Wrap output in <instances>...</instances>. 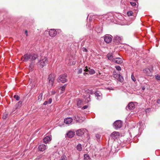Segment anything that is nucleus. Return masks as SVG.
<instances>
[{"label": "nucleus", "mask_w": 160, "mask_h": 160, "mask_svg": "<svg viewBox=\"0 0 160 160\" xmlns=\"http://www.w3.org/2000/svg\"><path fill=\"white\" fill-rule=\"evenodd\" d=\"M30 62L31 63L29 67V70L32 71L34 65V60L38 58V55L35 54H30Z\"/></svg>", "instance_id": "nucleus-1"}, {"label": "nucleus", "mask_w": 160, "mask_h": 160, "mask_svg": "<svg viewBox=\"0 0 160 160\" xmlns=\"http://www.w3.org/2000/svg\"><path fill=\"white\" fill-rule=\"evenodd\" d=\"M48 60L45 57H42L41 59L38 61V63L39 66L42 68L48 64Z\"/></svg>", "instance_id": "nucleus-2"}, {"label": "nucleus", "mask_w": 160, "mask_h": 160, "mask_svg": "<svg viewBox=\"0 0 160 160\" xmlns=\"http://www.w3.org/2000/svg\"><path fill=\"white\" fill-rule=\"evenodd\" d=\"M67 76V75L66 74H64L63 75H60L58 78V82H61L62 83H64L67 82L68 81V80L66 78Z\"/></svg>", "instance_id": "nucleus-3"}, {"label": "nucleus", "mask_w": 160, "mask_h": 160, "mask_svg": "<svg viewBox=\"0 0 160 160\" xmlns=\"http://www.w3.org/2000/svg\"><path fill=\"white\" fill-rule=\"evenodd\" d=\"M55 77V76L53 74H50L48 76V79L49 81V85L52 87L53 85Z\"/></svg>", "instance_id": "nucleus-4"}, {"label": "nucleus", "mask_w": 160, "mask_h": 160, "mask_svg": "<svg viewBox=\"0 0 160 160\" xmlns=\"http://www.w3.org/2000/svg\"><path fill=\"white\" fill-rule=\"evenodd\" d=\"M74 119L77 122H82L85 120V118L81 117L80 115L78 114L74 116Z\"/></svg>", "instance_id": "nucleus-5"}, {"label": "nucleus", "mask_w": 160, "mask_h": 160, "mask_svg": "<svg viewBox=\"0 0 160 160\" xmlns=\"http://www.w3.org/2000/svg\"><path fill=\"white\" fill-rule=\"evenodd\" d=\"M113 126L116 129L121 128L122 125V122L119 120H117L113 124Z\"/></svg>", "instance_id": "nucleus-6"}, {"label": "nucleus", "mask_w": 160, "mask_h": 160, "mask_svg": "<svg viewBox=\"0 0 160 160\" xmlns=\"http://www.w3.org/2000/svg\"><path fill=\"white\" fill-rule=\"evenodd\" d=\"M87 132V130L85 128H82L77 130L76 131L77 135L78 136H82Z\"/></svg>", "instance_id": "nucleus-7"}, {"label": "nucleus", "mask_w": 160, "mask_h": 160, "mask_svg": "<svg viewBox=\"0 0 160 160\" xmlns=\"http://www.w3.org/2000/svg\"><path fill=\"white\" fill-rule=\"evenodd\" d=\"M112 37L109 35H106L104 36V41L107 43H109L112 42Z\"/></svg>", "instance_id": "nucleus-8"}, {"label": "nucleus", "mask_w": 160, "mask_h": 160, "mask_svg": "<svg viewBox=\"0 0 160 160\" xmlns=\"http://www.w3.org/2000/svg\"><path fill=\"white\" fill-rule=\"evenodd\" d=\"M21 60L23 62H27L29 60L30 61V54L26 53L21 58Z\"/></svg>", "instance_id": "nucleus-9"}, {"label": "nucleus", "mask_w": 160, "mask_h": 160, "mask_svg": "<svg viewBox=\"0 0 160 160\" xmlns=\"http://www.w3.org/2000/svg\"><path fill=\"white\" fill-rule=\"evenodd\" d=\"M47 148V146L43 144L40 145L38 147V150L41 152L44 151Z\"/></svg>", "instance_id": "nucleus-10"}, {"label": "nucleus", "mask_w": 160, "mask_h": 160, "mask_svg": "<svg viewBox=\"0 0 160 160\" xmlns=\"http://www.w3.org/2000/svg\"><path fill=\"white\" fill-rule=\"evenodd\" d=\"M57 34V32L54 29H51L49 31V34L52 37H55Z\"/></svg>", "instance_id": "nucleus-11"}, {"label": "nucleus", "mask_w": 160, "mask_h": 160, "mask_svg": "<svg viewBox=\"0 0 160 160\" xmlns=\"http://www.w3.org/2000/svg\"><path fill=\"white\" fill-rule=\"evenodd\" d=\"M135 105L134 103L132 102H131L129 103L127 106L126 107V109L127 110V108L130 110L133 109L135 108Z\"/></svg>", "instance_id": "nucleus-12"}, {"label": "nucleus", "mask_w": 160, "mask_h": 160, "mask_svg": "<svg viewBox=\"0 0 160 160\" xmlns=\"http://www.w3.org/2000/svg\"><path fill=\"white\" fill-rule=\"evenodd\" d=\"M95 95L98 100H101L102 98V94L99 91H97L95 92Z\"/></svg>", "instance_id": "nucleus-13"}, {"label": "nucleus", "mask_w": 160, "mask_h": 160, "mask_svg": "<svg viewBox=\"0 0 160 160\" xmlns=\"http://www.w3.org/2000/svg\"><path fill=\"white\" fill-rule=\"evenodd\" d=\"M110 136L113 139H115L119 136V133L118 132H113L112 133Z\"/></svg>", "instance_id": "nucleus-14"}, {"label": "nucleus", "mask_w": 160, "mask_h": 160, "mask_svg": "<svg viewBox=\"0 0 160 160\" xmlns=\"http://www.w3.org/2000/svg\"><path fill=\"white\" fill-rule=\"evenodd\" d=\"M72 121V119L71 118H67L64 120V122L66 124H70Z\"/></svg>", "instance_id": "nucleus-15"}, {"label": "nucleus", "mask_w": 160, "mask_h": 160, "mask_svg": "<svg viewBox=\"0 0 160 160\" xmlns=\"http://www.w3.org/2000/svg\"><path fill=\"white\" fill-rule=\"evenodd\" d=\"M84 71L85 72H89L90 74H94L95 72L94 70L93 69H90V68H89L88 69L87 68H86L84 70Z\"/></svg>", "instance_id": "nucleus-16"}, {"label": "nucleus", "mask_w": 160, "mask_h": 160, "mask_svg": "<svg viewBox=\"0 0 160 160\" xmlns=\"http://www.w3.org/2000/svg\"><path fill=\"white\" fill-rule=\"evenodd\" d=\"M51 140V138L49 136H47L45 137L43 139V142L46 144L48 143Z\"/></svg>", "instance_id": "nucleus-17"}, {"label": "nucleus", "mask_w": 160, "mask_h": 160, "mask_svg": "<svg viewBox=\"0 0 160 160\" xmlns=\"http://www.w3.org/2000/svg\"><path fill=\"white\" fill-rule=\"evenodd\" d=\"M74 132L72 131H69L67 133V136L69 138H72L74 135Z\"/></svg>", "instance_id": "nucleus-18"}, {"label": "nucleus", "mask_w": 160, "mask_h": 160, "mask_svg": "<svg viewBox=\"0 0 160 160\" xmlns=\"http://www.w3.org/2000/svg\"><path fill=\"white\" fill-rule=\"evenodd\" d=\"M115 62L118 64H120L122 62V59L121 58H114L113 61Z\"/></svg>", "instance_id": "nucleus-19"}, {"label": "nucleus", "mask_w": 160, "mask_h": 160, "mask_svg": "<svg viewBox=\"0 0 160 160\" xmlns=\"http://www.w3.org/2000/svg\"><path fill=\"white\" fill-rule=\"evenodd\" d=\"M143 72L148 76H151L152 75L151 73L150 72V69L148 68H145L143 70Z\"/></svg>", "instance_id": "nucleus-20"}, {"label": "nucleus", "mask_w": 160, "mask_h": 160, "mask_svg": "<svg viewBox=\"0 0 160 160\" xmlns=\"http://www.w3.org/2000/svg\"><path fill=\"white\" fill-rule=\"evenodd\" d=\"M107 57L108 59L111 61H113L114 58L112 53H108L107 55Z\"/></svg>", "instance_id": "nucleus-21"}, {"label": "nucleus", "mask_w": 160, "mask_h": 160, "mask_svg": "<svg viewBox=\"0 0 160 160\" xmlns=\"http://www.w3.org/2000/svg\"><path fill=\"white\" fill-rule=\"evenodd\" d=\"M120 82H122L123 81V77L121 76L120 74L118 76L117 78H116Z\"/></svg>", "instance_id": "nucleus-22"}, {"label": "nucleus", "mask_w": 160, "mask_h": 160, "mask_svg": "<svg viewBox=\"0 0 160 160\" xmlns=\"http://www.w3.org/2000/svg\"><path fill=\"white\" fill-rule=\"evenodd\" d=\"M83 157L84 160H90L91 158L88 154H84Z\"/></svg>", "instance_id": "nucleus-23"}, {"label": "nucleus", "mask_w": 160, "mask_h": 160, "mask_svg": "<svg viewBox=\"0 0 160 160\" xmlns=\"http://www.w3.org/2000/svg\"><path fill=\"white\" fill-rule=\"evenodd\" d=\"M77 149L79 152L81 151L82 150V147L81 144H78L76 147Z\"/></svg>", "instance_id": "nucleus-24"}, {"label": "nucleus", "mask_w": 160, "mask_h": 160, "mask_svg": "<svg viewBox=\"0 0 160 160\" xmlns=\"http://www.w3.org/2000/svg\"><path fill=\"white\" fill-rule=\"evenodd\" d=\"M22 102L21 101H19L18 102L16 105V108H20L22 105Z\"/></svg>", "instance_id": "nucleus-25"}, {"label": "nucleus", "mask_w": 160, "mask_h": 160, "mask_svg": "<svg viewBox=\"0 0 160 160\" xmlns=\"http://www.w3.org/2000/svg\"><path fill=\"white\" fill-rule=\"evenodd\" d=\"M66 85V84H65L63 86L60 88L61 90L62 91L60 92L61 93H63V92L65 90Z\"/></svg>", "instance_id": "nucleus-26"}, {"label": "nucleus", "mask_w": 160, "mask_h": 160, "mask_svg": "<svg viewBox=\"0 0 160 160\" xmlns=\"http://www.w3.org/2000/svg\"><path fill=\"white\" fill-rule=\"evenodd\" d=\"M82 101L80 99H78L77 101V105L78 107H80V106L82 104Z\"/></svg>", "instance_id": "nucleus-27"}, {"label": "nucleus", "mask_w": 160, "mask_h": 160, "mask_svg": "<svg viewBox=\"0 0 160 160\" xmlns=\"http://www.w3.org/2000/svg\"><path fill=\"white\" fill-rule=\"evenodd\" d=\"M119 74H118L116 71H114L113 72V77L116 79L117 78L118 76H119Z\"/></svg>", "instance_id": "nucleus-28"}, {"label": "nucleus", "mask_w": 160, "mask_h": 160, "mask_svg": "<svg viewBox=\"0 0 160 160\" xmlns=\"http://www.w3.org/2000/svg\"><path fill=\"white\" fill-rule=\"evenodd\" d=\"M114 40H116L117 42H120V40H121V39L120 37L118 36H116L114 37Z\"/></svg>", "instance_id": "nucleus-29"}, {"label": "nucleus", "mask_w": 160, "mask_h": 160, "mask_svg": "<svg viewBox=\"0 0 160 160\" xmlns=\"http://www.w3.org/2000/svg\"><path fill=\"white\" fill-rule=\"evenodd\" d=\"M42 93H41L38 96V100L39 101H41V100L42 99Z\"/></svg>", "instance_id": "nucleus-30"}, {"label": "nucleus", "mask_w": 160, "mask_h": 160, "mask_svg": "<svg viewBox=\"0 0 160 160\" xmlns=\"http://www.w3.org/2000/svg\"><path fill=\"white\" fill-rule=\"evenodd\" d=\"M60 160H67V157L64 155H63L61 157Z\"/></svg>", "instance_id": "nucleus-31"}, {"label": "nucleus", "mask_w": 160, "mask_h": 160, "mask_svg": "<svg viewBox=\"0 0 160 160\" xmlns=\"http://www.w3.org/2000/svg\"><path fill=\"white\" fill-rule=\"evenodd\" d=\"M8 115V114L7 113H5L3 114V116H2V118L3 119H6Z\"/></svg>", "instance_id": "nucleus-32"}, {"label": "nucleus", "mask_w": 160, "mask_h": 160, "mask_svg": "<svg viewBox=\"0 0 160 160\" xmlns=\"http://www.w3.org/2000/svg\"><path fill=\"white\" fill-rule=\"evenodd\" d=\"M14 98L17 101L18 100L19 98V96L17 95H15L14 96Z\"/></svg>", "instance_id": "nucleus-33"}, {"label": "nucleus", "mask_w": 160, "mask_h": 160, "mask_svg": "<svg viewBox=\"0 0 160 160\" xmlns=\"http://www.w3.org/2000/svg\"><path fill=\"white\" fill-rule=\"evenodd\" d=\"M127 14L128 16H131L132 14V12L131 11H128L127 12Z\"/></svg>", "instance_id": "nucleus-34"}, {"label": "nucleus", "mask_w": 160, "mask_h": 160, "mask_svg": "<svg viewBox=\"0 0 160 160\" xmlns=\"http://www.w3.org/2000/svg\"><path fill=\"white\" fill-rule=\"evenodd\" d=\"M131 78L132 80L134 82H135L136 81V79L134 76L133 75V74H132V76H131Z\"/></svg>", "instance_id": "nucleus-35"}, {"label": "nucleus", "mask_w": 160, "mask_h": 160, "mask_svg": "<svg viewBox=\"0 0 160 160\" xmlns=\"http://www.w3.org/2000/svg\"><path fill=\"white\" fill-rule=\"evenodd\" d=\"M115 67L117 70L118 71L121 70V68L119 66H116Z\"/></svg>", "instance_id": "nucleus-36"}, {"label": "nucleus", "mask_w": 160, "mask_h": 160, "mask_svg": "<svg viewBox=\"0 0 160 160\" xmlns=\"http://www.w3.org/2000/svg\"><path fill=\"white\" fill-rule=\"evenodd\" d=\"M68 64L70 65H74L75 64V62L73 61L72 62H70Z\"/></svg>", "instance_id": "nucleus-37"}, {"label": "nucleus", "mask_w": 160, "mask_h": 160, "mask_svg": "<svg viewBox=\"0 0 160 160\" xmlns=\"http://www.w3.org/2000/svg\"><path fill=\"white\" fill-rule=\"evenodd\" d=\"M130 3L132 6H135L136 5V3L134 2H130Z\"/></svg>", "instance_id": "nucleus-38"}, {"label": "nucleus", "mask_w": 160, "mask_h": 160, "mask_svg": "<svg viewBox=\"0 0 160 160\" xmlns=\"http://www.w3.org/2000/svg\"><path fill=\"white\" fill-rule=\"evenodd\" d=\"M82 68H80L79 70H78V74H80V73H82Z\"/></svg>", "instance_id": "nucleus-39"}, {"label": "nucleus", "mask_w": 160, "mask_h": 160, "mask_svg": "<svg viewBox=\"0 0 160 160\" xmlns=\"http://www.w3.org/2000/svg\"><path fill=\"white\" fill-rule=\"evenodd\" d=\"M48 104H51L52 102V98H49L48 101Z\"/></svg>", "instance_id": "nucleus-40"}, {"label": "nucleus", "mask_w": 160, "mask_h": 160, "mask_svg": "<svg viewBox=\"0 0 160 160\" xmlns=\"http://www.w3.org/2000/svg\"><path fill=\"white\" fill-rule=\"evenodd\" d=\"M96 137L97 139H99L101 137V136L99 134H97L96 135Z\"/></svg>", "instance_id": "nucleus-41"}, {"label": "nucleus", "mask_w": 160, "mask_h": 160, "mask_svg": "<svg viewBox=\"0 0 160 160\" xmlns=\"http://www.w3.org/2000/svg\"><path fill=\"white\" fill-rule=\"evenodd\" d=\"M90 101V95H89L88 96V97L87 98V102H88Z\"/></svg>", "instance_id": "nucleus-42"}, {"label": "nucleus", "mask_w": 160, "mask_h": 160, "mask_svg": "<svg viewBox=\"0 0 160 160\" xmlns=\"http://www.w3.org/2000/svg\"><path fill=\"white\" fill-rule=\"evenodd\" d=\"M156 79L157 80H160V76L159 75H157L156 77Z\"/></svg>", "instance_id": "nucleus-43"}, {"label": "nucleus", "mask_w": 160, "mask_h": 160, "mask_svg": "<svg viewBox=\"0 0 160 160\" xmlns=\"http://www.w3.org/2000/svg\"><path fill=\"white\" fill-rule=\"evenodd\" d=\"M87 108H88V106L87 105H85L82 107V109H85Z\"/></svg>", "instance_id": "nucleus-44"}, {"label": "nucleus", "mask_w": 160, "mask_h": 160, "mask_svg": "<svg viewBox=\"0 0 160 160\" xmlns=\"http://www.w3.org/2000/svg\"><path fill=\"white\" fill-rule=\"evenodd\" d=\"M48 102L47 101H45L43 103V105H47L48 104Z\"/></svg>", "instance_id": "nucleus-45"}, {"label": "nucleus", "mask_w": 160, "mask_h": 160, "mask_svg": "<svg viewBox=\"0 0 160 160\" xmlns=\"http://www.w3.org/2000/svg\"><path fill=\"white\" fill-rule=\"evenodd\" d=\"M82 49L83 51H85L86 52L87 51V49L85 48H82Z\"/></svg>", "instance_id": "nucleus-46"}, {"label": "nucleus", "mask_w": 160, "mask_h": 160, "mask_svg": "<svg viewBox=\"0 0 160 160\" xmlns=\"http://www.w3.org/2000/svg\"><path fill=\"white\" fill-rule=\"evenodd\" d=\"M150 69V72L151 73L153 71V68L152 67L150 69Z\"/></svg>", "instance_id": "nucleus-47"}, {"label": "nucleus", "mask_w": 160, "mask_h": 160, "mask_svg": "<svg viewBox=\"0 0 160 160\" xmlns=\"http://www.w3.org/2000/svg\"><path fill=\"white\" fill-rule=\"evenodd\" d=\"M25 34H26V36H28V31L27 30H25Z\"/></svg>", "instance_id": "nucleus-48"}, {"label": "nucleus", "mask_w": 160, "mask_h": 160, "mask_svg": "<svg viewBox=\"0 0 160 160\" xmlns=\"http://www.w3.org/2000/svg\"><path fill=\"white\" fill-rule=\"evenodd\" d=\"M52 94H54L55 93V91H52Z\"/></svg>", "instance_id": "nucleus-49"}, {"label": "nucleus", "mask_w": 160, "mask_h": 160, "mask_svg": "<svg viewBox=\"0 0 160 160\" xmlns=\"http://www.w3.org/2000/svg\"><path fill=\"white\" fill-rule=\"evenodd\" d=\"M42 157V156H40L39 157H38V159H40V158H41Z\"/></svg>", "instance_id": "nucleus-50"}, {"label": "nucleus", "mask_w": 160, "mask_h": 160, "mask_svg": "<svg viewBox=\"0 0 160 160\" xmlns=\"http://www.w3.org/2000/svg\"><path fill=\"white\" fill-rule=\"evenodd\" d=\"M83 74H84V75L85 76V75H86V74H87V73H85V72H84V73H83Z\"/></svg>", "instance_id": "nucleus-51"}, {"label": "nucleus", "mask_w": 160, "mask_h": 160, "mask_svg": "<svg viewBox=\"0 0 160 160\" xmlns=\"http://www.w3.org/2000/svg\"><path fill=\"white\" fill-rule=\"evenodd\" d=\"M145 88L144 87H143V88H142V89L143 90H144L145 89Z\"/></svg>", "instance_id": "nucleus-52"}, {"label": "nucleus", "mask_w": 160, "mask_h": 160, "mask_svg": "<svg viewBox=\"0 0 160 160\" xmlns=\"http://www.w3.org/2000/svg\"><path fill=\"white\" fill-rule=\"evenodd\" d=\"M134 0V1H137L138 0Z\"/></svg>", "instance_id": "nucleus-53"}]
</instances>
